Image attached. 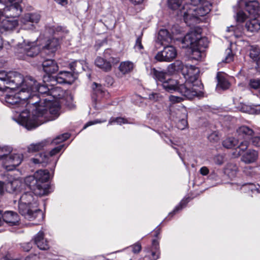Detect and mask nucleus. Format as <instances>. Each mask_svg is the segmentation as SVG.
<instances>
[{"mask_svg": "<svg viewBox=\"0 0 260 260\" xmlns=\"http://www.w3.org/2000/svg\"><path fill=\"white\" fill-rule=\"evenodd\" d=\"M159 94L157 93H152L149 95V99L153 101H157L158 99Z\"/></svg>", "mask_w": 260, "mask_h": 260, "instance_id": "obj_59", "label": "nucleus"}, {"mask_svg": "<svg viewBox=\"0 0 260 260\" xmlns=\"http://www.w3.org/2000/svg\"><path fill=\"white\" fill-rule=\"evenodd\" d=\"M162 86L166 91L172 92L177 90L183 96L188 99H192L194 96H199L201 93L196 89H191V84L187 82L179 85L177 80L169 78L162 83Z\"/></svg>", "mask_w": 260, "mask_h": 260, "instance_id": "obj_5", "label": "nucleus"}, {"mask_svg": "<svg viewBox=\"0 0 260 260\" xmlns=\"http://www.w3.org/2000/svg\"><path fill=\"white\" fill-rule=\"evenodd\" d=\"M184 47H188L189 45H195L204 51L205 49L208 46V42L206 38H202L201 34L198 31H191L186 34L182 40Z\"/></svg>", "mask_w": 260, "mask_h": 260, "instance_id": "obj_8", "label": "nucleus"}, {"mask_svg": "<svg viewBox=\"0 0 260 260\" xmlns=\"http://www.w3.org/2000/svg\"><path fill=\"white\" fill-rule=\"evenodd\" d=\"M48 156L44 153L39 154V158H34L31 159L32 161L36 164L47 163L48 162Z\"/></svg>", "mask_w": 260, "mask_h": 260, "instance_id": "obj_42", "label": "nucleus"}, {"mask_svg": "<svg viewBox=\"0 0 260 260\" xmlns=\"http://www.w3.org/2000/svg\"><path fill=\"white\" fill-rule=\"evenodd\" d=\"M170 101L173 103H180L183 100V98L178 96L171 95L169 96Z\"/></svg>", "mask_w": 260, "mask_h": 260, "instance_id": "obj_51", "label": "nucleus"}, {"mask_svg": "<svg viewBox=\"0 0 260 260\" xmlns=\"http://www.w3.org/2000/svg\"><path fill=\"white\" fill-rule=\"evenodd\" d=\"M113 123H117V124H121V123H126V120L123 118L121 117H113L110 119L109 121V124H111Z\"/></svg>", "mask_w": 260, "mask_h": 260, "instance_id": "obj_46", "label": "nucleus"}, {"mask_svg": "<svg viewBox=\"0 0 260 260\" xmlns=\"http://www.w3.org/2000/svg\"><path fill=\"white\" fill-rule=\"evenodd\" d=\"M249 143L247 140H244L243 141H241L239 145H238V147L242 151H245L247 149L248 147L249 146Z\"/></svg>", "mask_w": 260, "mask_h": 260, "instance_id": "obj_50", "label": "nucleus"}, {"mask_svg": "<svg viewBox=\"0 0 260 260\" xmlns=\"http://www.w3.org/2000/svg\"><path fill=\"white\" fill-rule=\"evenodd\" d=\"M18 25L17 19L5 17L0 11V31L3 33L13 30Z\"/></svg>", "mask_w": 260, "mask_h": 260, "instance_id": "obj_13", "label": "nucleus"}, {"mask_svg": "<svg viewBox=\"0 0 260 260\" xmlns=\"http://www.w3.org/2000/svg\"><path fill=\"white\" fill-rule=\"evenodd\" d=\"M152 255L153 256V258L155 260L160 258L159 257V252L158 251L152 252Z\"/></svg>", "mask_w": 260, "mask_h": 260, "instance_id": "obj_64", "label": "nucleus"}, {"mask_svg": "<svg viewBox=\"0 0 260 260\" xmlns=\"http://www.w3.org/2000/svg\"><path fill=\"white\" fill-rule=\"evenodd\" d=\"M25 86H29L31 90L36 93H39L41 94H46L48 95L50 89L46 85H40L33 77L31 76H27L25 77L24 81Z\"/></svg>", "mask_w": 260, "mask_h": 260, "instance_id": "obj_15", "label": "nucleus"}, {"mask_svg": "<svg viewBox=\"0 0 260 260\" xmlns=\"http://www.w3.org/2000/svg\"><path fill=\"white\" fill-rule=\"evenodd\" d=\"M233 55L232 54H230V52L228 53V55L226 56V58H225V62H230L233 60Z\"/></svg>", "mask_w": 260, "mask_h": 260, "instance_id": "obj_61", "label": "nucleus"}, {"mask_svg": "<svg viewBox=\"0 0 260 260\" xmlns=\"http://www.w3.org/2000/svg\"><path fill=\"white\" fill-rule=\"evenodd\" d=\"M177 54V50L174 47L167 45L162 51L157 53L155 59L158 61L170 62L176 57Z\"/></svg>", "mask_w": 260, "mask_h": 260, "instance_id": "obj_11", "label": "nucleus"}, {"mask_svg": "<svg viewBox=\"0 0 260 260\" xmlns=\"http://www.w3.org/2000/svg\"><path fill=\"white\" fill-rule=\"evenodd\" d=\"M171 117L173 120L177 121L178 120L182 118H187V111L184 106H179L178 108H175L171 110Z\"/></svg>", "mask_w": 260, "mask_h": 260, "instance_id": "obj_22", "label": "nucleus"}, {"mask_svg": "<svg viewBox=\"0 0 260 260\" xmlns=\"http://www.w3.org/2000/svg\"><path fill=\"white\" fill-rule=\"evenodd\" d=\"M70 69L76 75L83 70L82 61H75L70 64Z\"/></svg>", "mask_w": 260, "mask_h": 260, "instance_id": "obj_40", "label": "nucleus"}, {"mask_svg": "<svg viewBox=\"0 0 260 260\" xmlns=\"http://www.w3.org/2000/svg\"><path fill=\"white\" fill-rule=\"evenodd\" d=\"M42 67L44 72L48 75L55 74L58 70L57 63L52 59L44 60L43 62Z\"/></svg>", "mask_w": 260, "mask_h": 260, "instance_id": "obj_20", "label": "nucleus"}, {"mask_svg": "<svg viewBox=\"0 0 260 260\" xmlns=\"http://www.w3.org/2000/svg\"><path fill=\"white\" fill-rule=\"evenodd\" d=\"M131 247L132 248V251L134 253H138L141 249V245L139 243H136L132 245Z\"/></svg>", "mask_w": 260, "mask_h": 260, "instance_id": "obj_53", "label": "nucleus"}, {"mask_svg": "<svg viewBox=\"0 0 260 260\" xmlns=\"http://www.w3.org/2000/svg\"><path fill=\"white\" fill-rule=\"evenodd\" d=\"M14 0L12 1L11 2H7L6 3H0L3 4L4 5L10 4V5L7 6L2 10H0L1 12L4 14L5 17H9L12 18L17 19L21 14L22 11V9L20 6L19 4L18 3H14L13 4H11V3Z\"/></svg>", "mask_w": 260, "mask_h": 260, "instance_id": "obj_14", "label": "nucleus"}, {"mask_svg": "<svg viewBox=\"0 0 260 260\" xmlns=\"http://www.w3.org/2000/svg\"><path fill=\"white\" fill-rule=\"evenodd\" d=\"M133 63L129 61L122 62L119 67V70L124 74L131 72L133 70Z\"/></svg>", "mask_w": 260, "mask_h": 260, "instance_id": "obj_36", "label": "nucleus"}, {"mask_svg": "<svg viewBox=\"0 0 260 260\" xmlns=\"http://www.w3.org/2000/svg\"><path fill=\"white\" fill-rule=\"evenodd\" d=\"M172 37L168 30L160 29L158 34L156 42L161 45H166L171 42Z\"/></svg>", "mask_w": 260, "mask_h": 260, "instance_id": "obj_21", "label": "nucleus"}, {"mask_svg": "<svg viewBox=\"0 0 260 260\" xmlns=\"http://www.w3.org/2000/svg\"><path fill=\"white\" fill-rule=\"evenodd\" d=\"M21 182L16 179L10 180L7 183L0 181V194H3L5 191L10 193H13L19 189L21 186Z\"/></svg>", "mask_w": 260, "mask_h": 260, "instance_id": "obj_16", "label": "nucleus"}, {"mask_svg": "<svg viewBox=\"0 0 260 260\" xmlns=\"http://www.w3.org/2000/svg\"><path fill=\"white\" fill-rule=\"evenodd\" d=\"M62 91L61 90L60 88L58 87H56L50 89L48 95L49 97L46 98L47 99H50L52 102H57L59 105V109H60V106L59 102L58 101V99H59L61 98Z\"/></svg>", "mask_w": 260, "mask_h": 260, "instance_id": "obj_28", "label": "nucleus"}, {"mask_svg": "<svg viewBox=\"0 0 260 260\" xmlns=\"http://www.w3.org/2000/svg\"><path fill=\"white\" fill-rule=\"evenodd\" d=\"M13 150L12 147L10 146H4L0 147V159L2 162L7 158L10 154L13 152Z\"/></svg>", "mask_w": 260, "mask_h": 260, "instance_id": "obj_37", "label": "nucleus"}, {"mask_svg": "<svg viewBox=\"0 0 260 260\" xmlns=\"http://www.w3.org/2000/svg\"><path fill=\"white\" fill-rule=\"evenodd\" d=\"M41 16L38 13H27L24 15L23 17V22L25 23L31 22L37 23L39 22Z\"/></svg>", "mask_w": 260, "mask_h": 260, "instance_id": "obj_34", "label": "nucleus"}, {"mask_svg": "<svg viewBox=\"0 0 260 260\" xmlns=\"http://www.w3.org/2000/svg\"><path fill=\"white\" fill-rule=\"evenodd\" d=\"M238 136L245 140H249L254 135L252 129L247 126H242L237 131Z\"/></svg>", "mask_w": 260, "mask_h": 260, "instance_id": "obj_26", "label": "nucleus"}, {"mask_svg": "<svg viewBox=\"0 0 260 260\" xmlns=\"http://www.w3.org/2000/svg\"><path fill=\"white\" fill-rule=\"evenodd\" d=\"M186 66L187 64L184 65L181 61L176 60L168 66V72L170 74H173L175 72H181L183 75L184 69Z\"/></svg>", "mask_w": 260, "mask_h": 260, "instance_id": "obj_27", "label": "nucleus"}, {"mask_svg": "<svg viewBox=\"0 0 260 260\" xmlns=\"http://www.w3.org/2000/svg\"><path fill=\"white\" fill-rule=\"evenodd\" d=\"M25 78L23 79V76L16 72H0V85L3 83L4 85H9L8 88L11 89H16L19 87L22 88L23 85H25Z\"/></svg>", "mask_w": 260, "mask_h": 260, "instance_id": "obj_6", "label": "nucleus"}, {"mask_svg": "<svg viewBox=\"0 0 260 260\" xmlns=\"http://www.w3.org/2000/svg\"><path fill=\"white\" fill-rule=\"evenodd\" d=\"M245 28L247 31L254 33L260 29V21L257 19H251L246 22Z\"/></svg>", "mask_w": 260, "mask_h": 260, "instance_id": "obj_25", "label": "nucleus"}, {"mask_svg": "<svg viewBox=\"0 0 260 260\" xmlns=\"http://www.w3.org/2000/svg\"><path fill=\"white\" fill-rule=\"evenodd\" d=\"M259 4L256 1H252L245 3V9L249 14H257Z\"/></svg>", "mask_w": 260, "mask_h": 260, "instance_id": "obj_32", "label": "nucleus"}, {"mask_svg": "<svg viewBox=\"0 0 260 260\" xmlns=\"http://www.w3.org/2000/svg\"><path fill=\"white\" fill-rule=\"evenodd\" d=\"M49 179L48 171L40 170L36 172L33 176L26 177L25 183L36 196L41 197L49 193V186L45 183Z\"/></svg>", "mask_w": 260, "mask_h": 260, "instance_id": "obj_4", "label": "nucleus"}, {"mask_svg": "<svg viewBox=\"0 0 260 260\" xmlns=\"http://www.w3.org/2000/svg\"><path fill=\"white\" fill-rule=\"evenodd\" d=\"M258 157V153L257 151L250 149L242 155L241 160L246 164H251L255 162Z\"/></svg>", "mask_w": 260, "mask_h": 260, "instance_id": "obj_24", "label": "nucleus"}, {"mask_svg": "<svg viewBox=\"0 0 260 260\" xmlns=\"http://www.w3.org/2000/svg\"><path fill=\"white\" fill-rule=\"evenodd\" d=\"M28 96L25 100L27 107L31 108V114L27 110L21 112L18 122L27 129L35 128L41 124L55 119L59 115V105L57 102L41 98L32 92L29 86H25Z\"/></svg>", "mask_w": 260, "mask_h": 260, "instance_id": "obj_1", "label": "nucleus"}, {"mask_svg": "<svg viewBox=\"0 0 260 260\" xmlns=\"http://www.w3.org/2000/svg\"><path fill=\"white\" fill-rule=\"evenodd\" d=\"M251 140L252 144L255 147H260V136H252L250 139Z\"/></svg>", "mask_w": 260, "mask_h": 260, "instance_id": "obj_49", "label": "nucleus"}, {"mask_svg": "<svg viewBox=\"0 0 260 260\" xmlns=\"http://www.w3.org/2000/svg\"><path fill=\"white\" fill-rule=\"evenodd\" d=\"M190 4H185L181 11L185 22L189 25L199 23L200 17L208 14L211 8V4L207 1L202 0H190Z\"/></svg>", "mask_w": 260, "mask_h": 260, "instance_id": "obj_2", "label": "nucleus"}, {"mask_svg": "<svg viewBox=\"0 0 260 260\" xmlns=\"http://www.w3.org/2000/svg\"><path fill=\"white\" fill-rule=\"evenodd\" d=\"M249 56L251 58L256 61V68L260 72V51L256 48H252L250 50Z\"/></svg>", "mask_w": 260, "mask_h": 260, "instance_id": "obj_33", "label": "nucleus"}, {"mask_svg": "<svg viewBox=\"0 0 260 260\" xmlns=\"http://www.w3.org/2000/svg\"><path fill=\"white\" fill-rule=\"evenodd\" d=\"M152 246L155 249H157L159 248V243L157 240H153L152 241Z\"/></svg>", "mask_w": 260, "mask_h": 260, "instance_id": "obj_63", "label": "nucleus"}, {"mask_svg": "<svg viewBox=\"0 0 260 260\" xmlns=\"http://www.w3.org/2000/svg\"><path fill=\"white\" fill-rule=\"evenodd\" d=\"M31 248V243H28L24 244L23 246V248L25 251H29V249Z\"/></svg>", "mask_w": 260, "mask_h": 260, "instance_id": "obj_62", "label": "nucleus"}, {"mask_svg": "<svg viewBox=\"0 0 260 260\" xmlns=\"http://www.w3.org/2000/svg\"><path fill=\"white\" fill-rule=\"evenodd\" d=\"M182 1L183 0H168V6L171 9L176 10L180 6Z\"/></svg>", "mask_w": 260, "mask_h": 260, "instance_id": "obj_43", "label": "nucleus"}, {"mask_svg": "<svg viewBox=\"0 0 260 260\" xmlns=\"http://www.w3.org/2000/svg\"><path fill=\"white\" fill-rule=\"evenodd\" d=\"M209 172V170L206 167H202L200 170V173L204 176L208 174Z\"/></svg>", "mask_w": 260, "mask_h": 260, "instance_id": "obj_58", "label": "nucleus"}, {"mask_svg": "<svg viewBox=\"0 0 260 260\" xmlns=\"http://www.w3.org/2000/svg\"><path fill=\"white\" fill-rule=\"evenodd\" d=\"M28 93L26 91L25 86L16 93L11 92L10 94L4 93L2 95V100L5 101L9 107L12 108L19 107L21 105L25 104V100L28 96Z\"/></svg>", "mask_w": 260, "mask_h": 260, "instance_id": "obj_7", "label": "nucleus"}, {"mask_svg": "<svg viewBox=\"0 0 260 260\" xmlns=\"http://www.w3.org/2000/svg\"><path fill=\"white\" fill-rule=\"evenodd\" d=\"M5 222L10 225H16L19 221L18 215L13 211H6L2 215Z\"/></svg>", "mask_w": 260, "mask_h": 260, "instance_id": "obj_23", "label": "nucleus"}, {"mask_svg": "<svg viewBox=\"0 0 260 260\" xmlns=\"http://www.w3.org/2000/svg\"><path fill=\"white\" fill-rule=\"evenodd\" d=\"M63 145H59L58 146L55 147L51 151H50V153H49L50 155L52 156L55 155L56 154L58 153L61 150V149L63 148Z\"/></svg>", "mask_w": 260, "mask_h": 260, "instance_id": "obj_52", "label": "nucleus"}, {"mask_svg": "<svg viewBox=\"0 0 260 260\" xmlns=\"http://www.w3.org/2000/svg\"><path fill=\"white\" fill-rule=\"evenodd\" d=\"M188 47H190L191 50L192 58L195 60L200 59L204 54V51L199 49L196 45H189Z\"/></svg>", "mask_w": 260, "mask_h": 260, "instance_id": "obj_38", "label": "nucleus"}, {"mask_svg": "<svg viewBox=\"0 0 260 260\" xmlns=\"http://www.w3.org/2000/svg\"><path fill=\"white\" fill-rule=\"evenodd\" d=\"M215 162L219 165H220L223 163V158L222 156H217L214 158Z\"/></svg>", "mask_w": 260, "mask_h": 260, "instance_id": "obj_57", "label": "nucleus"}, {"mask_svg": "<svg viewBox=\"0 0 260 260\" xmlns=\"http://www.w3.org/2000/svg\"><path fill=\"white\" fill-rule=\"evenodd\" d=\"M246 18L245 14L242 11H239L237 14V21L240 22H243Z\"/></svg>", "mask_w": 260, "mask_h": 260, "instance_id": "obj_54", "label": "nucleus"}, {"mask_svg": "<svg viewBox=\"0 0 260 260\" xmlns=\"http://www.w3.org/2000/svg\"><path fill=\"white\" fill-rule=\"evenodd\" d=\"M208 138L210 142H215L219 140V136L217 132H214L208 136Z\"/></svg>", "mask_w": 260, "mask_h": 260, "instance_id": "obj_47", "label": "nucleus"}, {"mask_svg": "<svg viewBox=\"0 0 260 260\" xmlns=\"http://www.w3.org/2000/svg\"><path fill=\"white\" fill-rule=\"evenodd\" d=\"M239 143L238 140L235 138H228L222 142V145L225 148L230 149L237 146Z\"/></svg>", "mask_w": 260, "mask_h": 260, "instance_id": "obj_39", "label": "nucleus"}, {"mask_svg": "<svg viewBox=\"0 0 260 260\" xmlns=\"http://www.w3.org/2000/svg\"><path fill=\"white\" fill-rule=\"evenodd\" d=\"M135 49L137 51H141L143 49V46L142 44V37L140 36L139 37L136 41V44L134 46Z\"/></svg>", "mask_w": 260, "mask_h": 260, "instance_id": "obj_48", "label": "nucleus"}, {"mask_svg": "<svg viewBox=\"0 0 260 260\" xmlns=\"http://www.w3.org/2000/svg\"><path fill=\"white\" fill-rule=\"evenodd\" d=\"M49 142L48 140H45L36 144H31L28 147V151L29 152H35L39 151L43 149Z\"/></svg>", "mask_w": 260, "mask_h": 260, "instance_id": "obj_35", "label": "nucleus"}, {"mask_svg": "<svg viewBox=\"0 0 260 260\" xmlns=\"http://www.w3.org/2000/svg\"><path fill=\"white\" fill-rule=\"evenodd\" d=\"M251 88L257 90L260 94V80H251L249 82Z\"/></svg>", "mask_w": 260, "mask_h": 260, "instance_id": "obj_44", "label": "nucleus"}, {"mask_svg": "<svg viewBox=\"0 0 260 260\" xmlns=\"http://www.w3.org/2000/svg\"><path fill=\"white\" fill-rule=\"evenodd\" d=\"M23 155L21 153L13 151L9 156L3 161V167L7 171H12L20 165L23 160Z\"/></svg>", "mask_w": 260, "mask_h": 260, "instance_id": "obj_10", "label": "nucleus"}, {"mask_svg": "<svg viewBox=\"0 0 260 260\" xmlns=\"http://www.w3.org/2000/svg\"><path fill=\"white\" fill-rule=\"evenodd\" d=\"M59 45V40L56 38L49 39L44 47L45 50H48L51 53L55 52L58 49Z\"/></svg>", "mask_w": 260, "mask_h": 260, "instance_id": "obj_29", "label": "nucleus"}, {"mask_svg": "<svg viewBox=\"0 0 260 260\" xmlns=\"http://www.w3.org/2000/svg\"><path fill=\"white\" fill-rule=\"evenodd\" d=\"M177 121V126L179 129L183 130L187 127L188 123L187 118H182L181 119L178 120Z\"/></svg>", "mask_w": 260, "mask_h": 260, "instance_id": "obj_45", "label": "nucleus"}, {"mask_svg": "<svg viewBox=\"0 0 260 260\" xmlns=\"http://www.w3.org/2000/svg\"><path fill=\"white\" fill-rule=\"evenodd\" d=\"M34 243L41 250H46L49 248L47 240L44 238V234L40 231L37 234L33 239Z\"/></svg>", "mask_w": 260, "mask_h": 260, "instance_id": "obj_17", "label": "nucleus"}, {"mask_svg": "<svg viewBox=\"0 0 260 260\" xmlns=\"http://www.w3.org/2000/svg\"><path fill=\"white\" fill-rule=\"evenodd\" d=\"M112 62H114V58L112 57L109 58L108 60L102 57H98L94 61L96 66L106 72L109 71L111 70Z\"/></svg>", "mask_w": 260, "mask_h": 260, "instance_id": "obj_18", "label": "nucleus"}, {"mask_svg": "<svg viewBox=\"0 0 260 260\" xmlns=\"http://www.w3.org/2000/svg\"><path fill=\"white\" fill-rule=\"evenodd\" d=\"M199 73L200 71L198 68L191 65H187L184 69L183 74L186 79L185 83L187 82L191 84V89H196L201 92L199 96L201 95L202 92L194 88L195 85L193 84V83L197 80Z\"/></svg>", "mask_w": 260, "mask_h": 260, "instance_id": "obj_12", "label": "nucleus"}, {"mask_svg": "<svg viewBox=\"0 0 260 260\" xmlns=\"http://www.w3.org/2000/svg\"><path fill=\"white\" fill-rule=\"evenodd\" d=\"M59 76H60L56 79L57 82H66L71 84L77 78V75L75 73L68 71L60 72Z\"/></svg>", "mask_w": 260, "mask_h": 260, "instance_id": "obj_19", "label": "nucleus"}, {"mask_svg": "<svg viewBox=\"0 0 260 260\" xmlns=\"http://www.w3.org/2000/svg\"><path fill=\"white\" fill-rule=\"evenodd\" d=\"M242 189L243 190H250L253 191L254 189V186L253 184H247L242 186Z\"/></svg>", "mask_w": 260, "mask_h": 260, "instance_id": "obj_55", "label": "nucleus"}, {"mask_svg": "<svg viewBox=\"0 0 260 260\" xmlns=\"http://www.w3.org/2000/svg\"><path fill=\"white\" fill-rule=\"evenodd\" d=\"M17 52L20 54L18 56L24 59L25 56L34 57L37 55L40 52V49L35 42L24 40L18 45Z\"/></svg>", "mask_w": 260, "mask_h": 260, "instance_id": "obj_9", "label": "nucleus"}, {"mask_svg": "<svg viewBox=\"0 0 260 260\" xmlns=\"http://www.w3.org/2000/svg\"><path fill=\"white\" fill-rule=\"evenodd\" d=\"M151 74L153 77L157 81L161 83V85L164 83L166 80L168 79L167 78V73L164 71H158L155 68H153L151 70Z\"/></svg>", "mask_w": 260, "mask_h": 260, "instance_id": "obj_30", "label": "nucleus"}, {"mask_svg": "<svg viewBox=\"0 0 260 260\" xmlns=\"http://www.w3.org/2000/svg\"><path fill=\"white\" fill-rule=\"evenodd\" d=\"M225 75L222 72H218L216 75L218 84L217 87H220L223 89H226L229 88L230 83L226 79Z\"/></svg>", "mask_w": 260, "mask_h": 260, "instance_id": "obj_31", "label": "nucleus"}, {"mask_svg": "<svg viewBox=\"0 0 260 260\" xmlns=\"http://www.w3.org/2000/svg\"><path fill=\"white\" fill-rule=\"evenodd\" d=\"M106 121V120H103L102 121L99 120H95L94 121H91L88 122L83 127V129L86 128L87 127L92 125L94 124L99 123H102Z\"/></svg>", "mask_w": 260, "mask_h": 260, "instance_id": "obj_56", "label": "nucleus"}, {"mask_svg": "<svg viewBox=\"0 0 260 260\" xmlns=\"http://www.w3.org/2000/svg\"><path fill=\"white\" fill-rule=\"evenodd\" d=\"M18 209L19 213L29 220L37 218L41 220L43 218L42 212L39 209L38 204L31 192H26L21 195Z\"/></svg>", "mask_w": 260, "mask_h": 260, "instance_id": "obj_3", "label": "nucleus"}, {"mask_svg": "<svg viewBox=\"0 0 260 260\" xmlns=\"http://www.w3.org/2000/svg\"><path fill=\"white\" fill-rule=\"evenodd\" d=\"M183 204H184L183 201H181L180 202V204L175 208V209L173 210V212L171 213V214H175L176 212L181 210L183 208Z\"/></svg>", "mask_w": 260, "mask_h": 260, "instance_id": "obj_60", "label": "nucleus"}, {"mask_svg": "<svg viewBox=\"0 0 260 260\" xmlns=\"http://www.w3.org/2000/svg\"><path fill=\"white\" fill-rule=\"evenodd\" d=\"M70 137V135L68 133H65L57 136L52 141L48 140L49 142L51 144H57L59 143L62 142L67 140Z\"/></svg>", "mask_w": 260, "mask_h": 260, "instance_id": "obj_41", "label": "nucleus"}]
</instances>
